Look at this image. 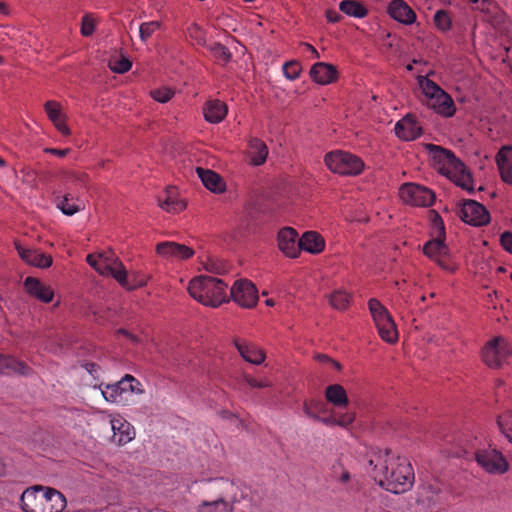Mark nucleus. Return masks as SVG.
I'll use <instances>...</instances> for the list:
<instances>
[{
	"mask_svg": "<svg viewBox=\"0 0 512 512\" xmlns=\"http://www.w3.org/2000/svg\"><path fill=\"white\" fill-rule=\"evenodd\" d=\"M369 464L374 466V470L379 468L383 478L379 479L378 484L389 492L404 493L414 482V471L409 460L392 450L375 451L369 458Z\"/></svg>",
	"mask_w": 512,
	"mask_h": 512,
	"instance_id": "nucleus-1",
	"label": "nucleus"
},
{
	"mask_svg": "<svg viewBox=\"0 0 512 512\" xmlns=\"http://www.w3.org/2000/svg\"><path fill=\"white\" fill-rule=\"evenodd\" d=\"M21 506L24 512H62L66 498L54 488L35 485L22 493Z\"/></svg>",
	"mask_w": 512,
	"mask_h": 512,
	"instance_id": "nucleus-2",
	"label": "nucleus"
},
{
	"mask_svg": "<svg viewBox=\"0 0 512 512\" xmlns=\"http://www.w3.org/2000/svg\"><path fill=\"white\" fill-rule=\"evenodd\" d=\"M227 287L228 285L219 278L200 275L190 281L188 292L203 305L217 307L228 301Z\"/></svg>",
	"mask_w": 512,
	"mask_h": 512,
	"instance_id": "nucleus-3",
	"label": "nucleus"
},
{
	"mask_svg": "<svg viewBox=\"0 0 512 512\" xmlns=\"http://www.w3.org/2000/svg\"><path fill=\"white\" fill-rule=\"evenodd\" d=\"M229 486L228 481L223 478H213L194 481L192 489L203 498L198 506L199 512H213L208 510L210 507L218 509L222 507L224 512H232V506L225 501V491Z\"/></svg>",
	"mask_w": 512,
	"mask_h": 512,
	"instance_id": "nucleus-4",
	"label": "nucleus"
},
{
	"mask_svg": "<svg viewBox=\"0 0 512 512\" xmlns=\"http://www.w3.org/2000/svg\"><path fill=\"white\" fill-rule=\"evenodd\" d=\"M324 162L329 170L341 175H357L364 168V163L359 157L343 151L327 153Z\"/></svg>",
	"mask_w": 512,
	"mask_h": 512,
	"instance_id": "nucleus-5",
	"label": "nucleus"
},
{
	"mask_svg": "<svg viewBox=\"0 0 512 512\" xmlns=\"http://www.w3.org/2000/svg\"><path fill=\"white\" fill-rule=\"evenodd\" d=\"M400 196L405 203L413 206H431L435 201L432 190L414 183L403 184L400 188Z\"/></svg>",
	"mask_w": 512,
	"mask_h": 512,
	"instance_id": "nucleus-6",
	"label": "nucleus"
},
{
	"mask_svg": "<svg viewBox=\"0 0 512 512\" xmlns=\"http://www.w3.org/2000/svg\"><path fill=\"white\" fill-rule=\"evenodd\" d=\"M474 457L478 464L489 473L503 474L509 468L506 457L499 450H477Z\"/></svg>",
	"mask_w": 512,
	"mask_h": 512,
	"instance_id": "nucleus-7",
	"label": "nucleus"
},
{
	"mask_svg": "<svg viewBox=\"0 0 512 512\" xmlns=\"http://www.w3.org/2000/svg\"><path fill=\"white\" fill-rule=\"evenodd\" d=\"M230 296L236 303L245 308L254 307L258 301L257 288L247 279L237 280L230 289Z\"/></svg>",
	"mask_w": 512,
	"mask_h": 512,
	"instance_id": "nucleus-8",
	"label": "nucleus"
},
{
	"mask_svg": "<svg viewBox=\"0 0 512 512\" xmlns=\"http://www.w3.org/2000/svg\"><path fill=\"white\" fill-rule=\"evenodd\" d=\"M458 215L465 223L473 226H483L490 221L487 209L475 200H464Z\"/></svg>",
	"mask_w": 512,
	"mask_h": 512,
	"instance_id": "nucleus-9",
	"label": "nucleus"
},
{
	"mask_svg": "<svg viewBox=\"0 0 512 512\" xmlns=\"http://www.w3.org/2000/svg\"><path fill=\"white\" fill-rule=\"evenodd\" d=\"M425 147L432 155L434 167L443 175L459 160L452 151L441 146L426 144Z\"/></svg>",
	"mask_w": 512,
	"mask_h": 512,
	"instance_id": "nucleus-10",
	"label": "nucleus"
},
{
	"mask_svg": "<svg viewBox=\"0 0 512 512\" xmlns=\"http://www.w3.org/2000/svg\"><path fill=\"white\" fill-rule=\"evenodd\" d=\"M15 248L20 258L31 266L44 269L52 265V257L37 249H26L17 241L15 242Z\"/></svg>",
	"mask_w": 512,
	"mask_h": 512,
	"instance_id": "nucleus-11",
	"label": "nucleus"
},
{
	"mask_svg": "<svg viewBox=\"0 0 512 512\" xmlns=\"http://www.w3.org/2000/svg\"><path fill=\"white\" fill-rule=\"evenodd\" d=\"M309 75L317 84L328 85L337 81L338 70L333 64L317 62L312 65Z\"/></svg>",
	"mask_w": 512,
	"mask_h": 512,
	"instance_id": "nucleus-12",
	"label": "nucleus"
},
{
	"mask_svg": "<svg viewBox=\"0 0 512 512\" xmlns=\"http://www.w3.org/2000/svg\"><path fill=\"white\" fill-rule=\"evenodd\" d=\"M298 234L290 227L282 228L278 233V247L290 258H296L301 250L299 241L296 242Z\"/></svg>",
	"mask_w": 512,
	"mask_h": 512,
	"instance_id": "nucleus-13",
	"label": "nucleus"
},
{
	"mask_svg": "<svg viewBox=\"0 0 512 512\" xmlns=\"http://www.w3.org/2000/svg\"><path fill=\"white\" fill-rule=\"evenodd\" d=\"M445 175L462 189L468 192L474 191L472 175L460 159L451 167V170L445 172Z\"/></svg>",
	"mask_w": 512,
	"mask_h": 512,
	"instance_id": "nucleus-14",
	"label": "nucleus"
},
{
	"mask_svg": "<svg viewBox=\"0 0 512 512\" xmlns=\"http://www.w3.org/2000/svg\"><path fill=\"white\" fill-rule=\"evenodd\" d=\"M44 110L49 120L54 124L55 128L65 136L71 134L70 128L65 124L67 116L62 111V106L57 101H47L44 104Z\"/></svg>",
	"mask_w": 512,
	"mask_h": 512,
	"instance_id": "nucleus-15",
	"label": "nucleus"
},
{
	"mask_svg": "<svg viewBox=\"0 0 512 512\" xmlns=\"http://www.w3.org/2000/svg\"><path fill=\"white\" fill-rule=\"evenodd\" d=\"M388 14L397 22L411 25L416 20V14L403 0H392L387 8Z\"/></svg>",
	"mask_w": 512,
	"mask_h": 512,
	"instance_id": "nucleus-16",
	"label": "nucleus"
},
{
	"mask_svg": "<svg viewBox=\"0 0 512 512\" xmlns=\"http://www.w3.org/2000/svg\"><path fill=\"white\" fill-rule=\"evenodd\" d=\"M23 285L30 296L44 303H49L53 300L54 292L52 288L43 284L38 278L29 276L24 280Z\"/></svg>",
	"mask_w": 512,
	"mask_h": 512,
	"instance_id": "nucleus-17",
	"label": "nucleus"
},
{
	"mask_svg": "<svg viewBox=\"0 0 512 512\" xmlns=\"http://www.w3.org/2000/svg\"><path fill=\"white\" fill-rule=\"evenodd\" d=\"M395 133L400 139L410 141L422 133V128L418 125L412 114H407L397 122Z\"/></svg>",
	"mask_w": 512,
	"mask_h": 512,
	"instance_id": "nucleus-18",
	"label": "nucleus"
},
{
	"mask_svg": "<svg viewBox=\"0 0 512 512\" xmlns=\"http://www.w3.org/2000/svg\"><path fill=\"white\" fill-rule=\"evenodd\" d=\"M196 173L201 179L202 184L209 191L215 194H220L226 190V183L224 179L215 171L197 167Z\"/></svg>",
	"mask_w": 512,
	"mask_h": 512,
	"instance_id": "nucleus-19",
	"label": "nucleus"
},
{
	"mask_svg": "<svg viewBox=\"0 0 512 512\" xmlns=\"http://www.w3.org/2000/svg\"><path fill=\"white\" fill-rule=\"evenodd\" d=\"M496 163L502 181L512 185V147L503 146L496 155Z\"/></svg>",
	"mask_w": 512,
	"mask_h": 512,
	"instance_id": "nucleus-20",
	"label": "nucleus"
},
{
	"mask_svg": "<svg viewBox=\"0 0 512 512\" xmlns=\"http://www.w3.org/2000/svg\"><path fill=\"white\" fill-rule=\"evenodd\" d=\"M164 198L158 197V205L168 213H178L186 208V203L177 198V190L173 186H167L164 190Z\"/></svg>",
	"mask_w": 512,
	"mask_h": 512,
	"instance_id": "nucleus-21",
	"label": "nucleus"
},
{
	"mask_svg": "<svg viewBox=\"0 0 512 512\" xmlns=\"http://www.w3.org/2000/svg\"><path fill=\"white\" fill-rule=\"evenodd\" d=\"M234 345L242 358L251 364L260 365L266 358L265 351L255 345L242 343L239 339H234Z\"/></svg>",
	"mask_w": 512,
	"mask_h": 512,
	"instance_id": "nucleus-22",
	"label": "nucleus"
},
{
	"mask_svg": "<svg viewBox=\"0 0 512 512\" xmlns=\"http://www.w3.org/2000/svg\"><path fill=\"white\" fill-rule=\"evenodd\" d=\"M444 239L445 237L436 235L434 239L428 241L424 245L423 252L429 258L435 259L441 267L447 269L446 265L440 259H438V257L448 254V247L444 243Z\"/></svg>",
	"mask_w": 512,
	"mask_h": 512,
	"instance_id": "nucleus-23",
	"label": "nucleus"
},
{
	"mask_svg": "<svg viewBox=\"0 0 512 512\" xmlns=\"http://www.w3.org/2000/svg\"><path fill=\"white\" fill-rule=\"evenodd\" d=\"M299 247L307 252L316 254L324 249L325 242L323 237L317 232L308 231L299 239Z\"/></svg>",
	"mask_w": 512,
	"mask_h": 512,
	"instance_id": "nucleus-24",
	"label": "nucleus"
},
{
	"mask_svg": "<svg viewBox=\"0 0 512 512\" xmlns=\"http://www.w3.org/2000/svg\"><path fill=\"white\" fill-rule=\"evenodd\" d=\"M249 157L253 166H260L265 163L268 156L267 145L259 138L249 140Z\"/></svg>",
	"mask_w": 512,
	"mask_h": 512,
	"instance_id": "nucleus-25",
	"label": "nucleus"
},
{
	"mask_svg": "<svg viewBox=\"0 0 512 512\" xmlns=\"http://www.w3.org/2000/svg\"><path fill=\"white\" fill-rule=\"evenodd\" d=\"M325 398L327 402L337 408L347 407L349 399L344 387L340 384H332L325 389Z\"/></svg>",
	"mask_w": 512,
	"mask_h": 512,
	"instance_id": "nucleus-26",
	"label": "nucleus"
},
{
	"mask_svg": "<svg viewBox=\"0 0 512 512\" xmlns=\"http://www.w3.org/2000/svg\"><path fill=\"white\" fill-rule=\"evenodd\" d=\"M428 105L433 107L437 113L442 114L445 117H451L455 113L454 102L445 91H440V93L436 95Z\"/></svg>",
	"mask_w": 512,
	"mask_h": 512,
	"instance_id": "nucleus-27",
	"label": "nucleus"
},
{
	"mask_svg": "<svg viewBox=\"0 0 512 512\" xmlns=\"http://www.w3.org/2000/svg\"><path fill=\"white\" fill-rule=\"evenodd\" d=\"M504 343V338L497 336L490 340L482 350L483 361L491 368L501 366V359L497 354V344Z\"/></svg>",
	"mask_w": 512,
	"mask_h": 512,
	"instance_id": "nucleus-28",
	"label": "nucleus"
},
{
	"mask_svg": "<svg viewBox=\"0 0 512 512\" xmlns=\"http://www.w3.org/2000/svg\"><path fill=\"white\" fill-rule=\"evenodd\" d=\"M227 106L219 100L208 101L204 108V116L208 122L219 123L227 114Z\"/></svg>",
	"mask_w": 512,
	"mask_h": 512,
	"instance_id": "nucleus-29",
	"label": "nucleus"
},
{
	"mask_svg": "<svg viewBox=\"0 0 512 512\" xmlns=\"http://www.w3.org/2000/svg\"><path fill=\"white\" fill-rule=\"evenodd\" d=\"M133 381H135V378L130 374H126L117 383L106 385V390L102 391V394L107 401L115 402L118 396L128 391L127 384Z\"/></svg>",
	"mask_w": 512,
	"mask_h": 512,
	"instance_id": "nucleus-30",
	"label": "nucleus"
},
{
	"mask_svg": "<svg viewBox=\"0 0 512 512\" xmlns=\"http://www.w3.org/2000/svg\"><path fill=\"white\" fill-rule=\"evenodd\" d=\"M368 308L376 326L393 320L388 310L375 298L368 301Z\"/></svg>",
	"mask_w": 512,
	"mask_h": 512,
	"instance_id": "nucleus-31",
	"label": "nucleus"
},
{
	"mask_svg": "<svg viewBox=\"0 0 512 512\" xmlns=\"http://www.w3.org/2000/svg\"><path fill=\"white\" fill-rule=\"evenodd\" d=\"M28 367L13 357L0 355V374H8L10 372H17L25 375L28 373Z\"/></svg>",
	"mask_w": 512,
	"mask_h": 512,
	"instance_id": "nucleus-32",
	"label": "nucleus"
},
{
	"mask_svg": "<svg viewBox=\"0 0 512 512\" xmlns=\"http://www.w3.org/2000/svg\"><path fill=\"white\" fill-rule=\"evenodd\" d=\"M339 9L348 16L363 18L368 10L357 0H344L340 3Z\"/></svg>",
	"mask_w": 512,
	"mask_h": 512,
	"instance_id": "nucleus-33",
	"label": "nucleus"
},
{
	"mask_svg": "<svg viewBox=\"0 0 512 512\" xmlns=\"http://www.w3.org/2000/svg\"><path fill=\"white\" fill-rule=\"evenodd\" d=\"M114 435L112 437V441L115 444L120 446L126 445L129 443L135 436V432L133 428L130 427L129 424H121L120 427L117 428L113 425Z\"/></svg>",
	"mask_w": 512,
	"mask_h": 512,
	"instance_id": "nucleus-34",
	"label": "nucleus"
},
{
	"mask_svg": "<svg viewBox=\"0 0 512 512\" xmlns=\"http://www.w3.org/2000/svg\"><path fill=\"white\" fill-rule=\"evenodd\" d=\"M380 337L389 344H394L398 340V331L394 320L384 324L377 325Z\"/></svg>",
	"mask_w": 512,
	"mask_h": 512,
	"instance_id": "nucleus-35",
	"label": "nucleus"
},
{
	"mask_svg": "<svg viewBox=\"0 0 512 512\" xmlns=\"http://www.w3.org/2000/svg\"><path fill=\"white\" fill-rule=\"evenodd\" d=\"M303 411L304 413L312 418L318 419V415L320 413L326 412V405L321 400L312 399L310 401H304L303 403Z\"/></svg>",
	"mask_w": 512,
	"mask_h": 512,
	"instance_id": "nucleus-36",
	"label": "nucleus"
},
{
	"mask_svg": "<svg viewBox=\"0 0 512 512\" xmlns=\"http://www.w3.org/2000/svg\"><path fill=\"white\" fill-rule=\"evenodd\" d=\"M418 82L425 96L429 98V102L434 99L440 91H443L435 82L427 77H418Z\"/></svg>",
	"mask_w": 512,
	"mask_h": 512,
	"instance_id": "nucleus-37",
	"label": "nucleus"
},
{
	"mask_svg": "<svg viewBox=\"0 0 512 512\" xmlns=\"http://www.w3.org/2000/svg\"><path fill=\"white\" fill-rule=\"evenodd\" d=\"M209 50L216 61L222 63L223 65H226L231 59V53L229 49L221 43H214L209 47Z\"/></svg>",
	"mask_w": 512,
	"mask_h": 512,
	"instance_id": "nucleus-38",
	"label": "nucleus"
},
{
	"mask_svg": "<svg viewBox=\"0 0 512 512\" xmlns=\"http://www.w3.org/2000/svg\"><path fill=\"white\" fill-rule=\"evenodd\" d=\"M349 299V295L341 290L333 292L329 297L331 306L338 310H345L349 305Z\"/></svg>",
	"mask_w": 512,
	"mask_h": 512,
	"instance_id": "nucleus-39",
	"label": "nucleus"
},
{
	"mask_svg": "<svg viewBox=\"0 0 512 512\" xmlns=\"http://www.w3.org/2000/svg\"><path fill=\"white\" fill-rule=\"evenodd\" d=\"M179 243L176 242H161L156 245V253L164 258H176L177 249L175 246H178Z\"/></svg>",
	"mask_w": 512,
	"mask_h": 512,
	"instance_id": "nucleus-40",
	"label": "nucleus"
},
{
	"mask_svg": "<svg viewBox=\"0 0 512 512\" xmlns=\"http://www.w3.org/2000/svg\"><path fill=\"white\" fill-rule=\"evenodd\" d=\"M110 276H112L122 287L127 290H133V286H130L127 279V271L122 262L121 265H114Z\"/></svg>",
	"mask_w": 512,
	"mask_h": 512,
	"instance_id": "nucleus-41",
	"label": "nucleus"
},
{
	"mask_svg": "<svg viewBox=\"0 0 512 512\" xmlns=\"http://www.w3.org/2000/svg\"><path fill=\"white\" fill-rule=\"evenodd\" d=\"M73 196L70 193L65 194L62 199L57 203V207L67 216H72L80 211L79 206L70 205L69 201L73 200Z\"/></svg>",
	"mask_w": 512,
	"mask_h": 512,
	"instance_id": "nucleus-42",
	"label": "nucleus"
},
{
	"mask_svg": "<svg viewBox=\"0 0 512 512\" xmlns=\"http://www.w3.org/2000/svg\"><path fill=\"white\" fill-rule=\"evenodd\" d=\"M302 71V66L300 62L296 60L288 61L283 66V73L286 78L290 80H295L299 77Z\"/></svg>",
	"mask_w": 512,
	"mask_h": 512,
	"instance_id": "nucleus-43",
	"label": "nucleus"
},
{
	"mask_svg": "<svg viewBox=\"0 0 512 512\" xmlns=\"http://www.w3.org/2000/svg\"><path fill=\"white\" fill-rule=\"evenodd\" d=\"M161 27V23L158 21H150L142 23L139 27L140 39L146 42L153 33Z\"/></svg>",
	"mask_w": 512,
	"mask_h": 512,
	"instance_id": "nucleus-44",
	"label": "nucleus"
},
{
	"mask_svg": "<svg viewBox=\"0 0 512 512\" xmlns=\"http://www.w3.org/2000/svg\"><path fill=\"white\" fill-rule=\"evenodd\" d=\"M132 62L125 56L122 55L120 60L111 59L108 63V67L115 73L123 74L130 70Z\"/></svg>",
	"mask_w": 512,
	"mask_h": 512,
	"instance_id": "nucleus-45",
	"label": "nucleus"
},
{
	"mask_svg": "<svg viewBox=\"0 0 512 512\" xmlns=\"http://www.w3.org/2000/svg\"><path fill=\"white\" fill-rule=\"evenodd\" d=\"M437 493L432 487H428L426 490H425V494H426V500L424 499H418L417 500V505L420 506V505H423V507L417 511V512H433L434 508H435V502L433 500V494Z\"/></svg>",
	"mask_w": 512,
	"mask_h": 512,
	"instance_id": "nucleus-46",
	"label": "nucleus"
},
{
	"mask_svg": "<svg viewBox=\"0 0 512 512\" xmlns=\"http://www.w3.org/2000/svg\"><path fill=\"white\" fill-rule=\"evenodd\" d=\"M434 22L437 28L442 31H447L451 28V19L445 10H439L434 16Z\"/></svg>",
	"mask_w": 512,
	"mask_h": 512,
	"instance_id": "nucleus-47",
	"label": "nucleus"
},
{
	"mask_svg": "<svg viewBox=\"0 0 512 512\" xmlns=\"http://www.w3.org/2000/svg\"><path fill=\"white\" fill-rule=\"evenodd\" d=\"M497 424L505 435L507 433L512 432V411H507L504 414L500 415L497 419Z\"/></svg>",
	"mask_w": 512,
	"mask_h": 512,
	"instance_id": "nucleus-48",
	"label": "nucleus"
},
{
	"mask_svg": "<svg viewBox=\"0 0 512 512\" xmlns=\"http://www.w3.org/2000/svg\"><path fill=\"white\" fill-rule=\"evenodd\" d=\"M150 94L154 100H156L160 103H166L173 97L174 91L170 88L163 87V88H159V89H155V90L151 91Z\"/></svg>",
	"mask_w": 512,
	"mask_h": 512,
	"instance_id": "nucleus-49",
	"label": "nucleus"
},
{
	"mask_svg": "<svg viewBox=\"0 0 512 512\" xmlns=\"http://www.w3.org/2000/svg\"><path fill=\"white\" fill-rule=\"evenodd\" d=\"M95 30V20L90 14H85L81 22V34L85 37L91 36Z\"/></svg>",
	"mask_w": 512,
	"mask_h": 512,
	"instance_id": "nucleus-50",
	"label": "nucleus"
},
{
	"mask_svg": "<svg viewBox=\"0 0 512 512\" xmlns=\"http://www.w3.org/2000/svg\"><path fill=\"white\" fill-rule=\"evenodd\" d=\"M64 175L67 179L71 180L72 183L78 185H86L89 179L88 174L84 172L67 171L64 172Z\"/></svg>",
	"mask_w": 512,
	"mask_h": 512,
	"instance_id": "nucleus-51",
	"label": "nucleus"
},
{
	"mask_svg": "<svg viewBox=\"0 0 512 512\" xmlns=\"http://www.w3.org/2000/svg\"><path fill=\"white\" fill-rule=\"evenodd\" d=\"M204 268L206 271L214 273V274H223L226 272L227 268L224 263L216 260H208Z\"/></svg>",
	"mask_w": 512,
	"mask_h": 512,
	"instance_id": "nucleus-52",
	"label": "nucleus"
},
{
	"mask_svg": "<svg viewBox=\"0 0 512 512\" xmlns=\"http://www.w3.org/2000/svg\"><path fill=\"white\" fill-rule=\"evenodd\" d=\"M355 413L351 411H347L345 413H340L336 415V424L341 427H348L355 420Z\"/></svg>",
	"mask_w": 512,
	"mask_h": 512,
	"instance_id": "nucleus-53",
	"label": "nucleus"
},
{
	"mask_svg": "<svg viewBox=\"0 0 512 512\" xmlns=\"http://www.w3.org/2000/svg\"><path fill=\"white\" fill-rule=\"evenodd\" d=\"M97 257L102 259L104 263L109 265H121L120 259L114 254V252L109 249L107 252L97 253Z\"/></svg>",
	"mask_w": 512,
	"mask_h": 512,
	"instance_id": "nucleus-54",
	"label": "nucleus"
},
{
	"mask_svg": "<svg viewBox=\"0 0 512 512\" xmlns=\"http://www.w3.org/2000/svg\"><path fill=\"white\" fill-rule=\"evenodd\" d=\"M244 381L253 388H266L272 386V383L267 379L257 380L249 375H244Z\"/></svg>",
	"mask_w": 512,
	"mask_h": 512,
	"instance_id": "nucleus-55",
	"label": "nucleus"
},
{
	"mask_svg": "<svg viewBox=\"0 0 512 512\" xmlns=\"http://www.w3.org/2000/svg\"><path fill=\"white\" fill-rule=\"evenodd\" d=\"M175 248L177 249V259L185 260L194 255V250L184 244H179Z\"/></svg>",
	"mask_w": 512,
	"mask_h": 512,
	"instance_id": "nucleus-56",
	"label": "nucleus"
},
{
	"mask_svg": "<svg viewBox=\"0 0 512 512\" xmlns=\"http://www.w3.org/2000/svg\"><path fill=\"white\" fill-rule=\"evenodd\" d=\"M431 213H433L434 215L432 222L434 226L437 228V235H439L440 237H445V227L441 217L434 210H432Z\"/></svg>",
	"mask_w": 512,
	"mask_h": 512,
	"instance_id": "nucleus-57",
	"label": "nucleus"
},
{
	"mask_svg": "<svg viewBox=\"0 0 512 512\" xmlns=\"http://www.w3.org/2000/svg\"><path fill=\"white\" fill-rule=\"evenodd\" d=\"M500 242L506 251L512 253V232H504L500 237Z\"/></svg>",
	"mask_w": 512,
	"mask_h": 512,
	"instance_id": "nucleus-58",
	"label": "nucleus"
},
{
	"mask_svg": "<svg viewBox=\"0 0 512 512\" xmlns=\"http://www.w3.org/2000/svg\"><path fill=\"white\" fill-rule=\"evenodd\" d=\"M497 354L501 359V362L511 354V350L505 340L504 343L497 344Z\"/></svg>",
	"mask_w": 512,
	"mask_h": 512,
	"instance_id": "nucleus-59",
	"label": "nucleus"
},
{
	"mask_svg": "<svg viewBox=\"0 0 512 512\" xmlns=\"http://www.w3.org/2000/svg\"><path fill=\"white\" fill-rule=\"evenodd\" d=\"M316 421H319L321 423H323L324 425H327V426H335L337 425L336 424V415H329V416H326V417H321L320 415H318V419H315Z\"/></svg>",
	"mask_w": 512,
	"mask_h": 512,
	"instance_id": "nucleus-60",
	"label": "nucleus"
},
{
	"mask_svg": "<svg viewBox=\"0 0 512 512\" xmlns=\"http://www.w3.org/2000/svg\"><path fill=\"white\" fill-rule=\"evenodd\" d=\"M113 267L114 265H109V264H102V265H98L96 267V271L101 274V275H105V276H110L112 270H113Z\"/></svg>",
	"mask_w": 512,
	"mask_h": 512,
	"instance_id": "nucleus-61",
	"label": "nucleus"
},
{
	"mask_svg": "<svg viewBox=\"0 0 512 512\" xmlns=\"http://www.w3.org/2000/svg\"><path fill=\"white\" fill-rule=\"evenodd\" d=\"M326 18L331 23L339 22L342 19V16L337 13L335 10H327Z\"/></svg>",
	"mask_w": 512,
	"mask_h": 512,
	"instance_id": "nucleus-62",
	"label": "nucleus"
},
{
	"mask_svg": "<svg viewBox=\"0 0 512 512\" xmlns=\"http://www.w3.org/2000/svg\"><path fill=\"white\" fill-rule=\"evenodd\" d=\"M24 173V181L27 182V183H32L35 181V178H36V171H34L33 169H24L22 171Z\"/></svg>",
	"mask_w": 512,
	"mask_h": 512,
	"instance_id": "nucleus-63",
	"label": "nucleus"
},
{
	"mask_svg": "<svg viewBox=\"0 0 512 512\" xmlns=\"http://www.w3.org/2000/svg\"><path fill=\"white\" fill-rule=\"evenodd\" d=\"M127 385H128V391L139 393V394L144 392V390L141 388L140 382L136 379L133 382H129Z\"/></svg>",
	"mask_w": 512,
	"mask_h": 512,
	"instance_id": "nucleus-64",
	"label": "nucleus"
}]
</instances>
